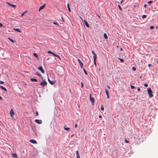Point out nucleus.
I'll return each instance as SVG.
<instances>
[{
	"label": "nucleus",
	"instance_id": "nucleus-20",
	"mask_svg": "<svg viewBox=\"0 0 158 158\" xmlns=\"http://www.w3.org/2000/svg\"><path fill=\"white\" fill-rule=\"evenodd\" d=\"M67 7L68 8V10L70 12L71 11V9H70V8L69 7V3H68L67 4Z\"/></svg>",
	"mask_w": 158,
	"mask_h": 158
},
{
	"label": "nucleus",
	"instance_id": "nucleus-56",
	"mask_svg": "<svg viewBox=\"0 0 158 158\" xmlns=\"http://www.w3.org/2000/svg\"><path fill=\"white\" fill-rule=\"evenodd\" d=\"M31 79H35V78H31Z\"/></svg>",
	"mask_w": 158,
	"mask_h": 158
},
{
	"label": "nucleus",
	"instance_id": "nucleus-13",
	"mask_svg": "<svg viewBox=\"0 0 158 158\" xmlns=\"http://www.w3.org/2000/svg\"><path fill=\"white\" fill-rule=\"evenodd\" d=\"M64 129L65 130L68 131L70 130V128L68 127L66 125H64Z\"/></svg>",
	"mask_w": 158,
	"mask_h": 158
},
{
	"label": "nucleus",
	"instance_id": "nucleus-48",
	"mask_svg": "<svg viewBox=\"0 0 158 158\" xmlns=\"http://www.w3.org/2000/svg\"><path fill=\"white\" fill-rule=\"evenodd\" d=\"M151 64H148V66L149 67H150V66H151Z\"/></svg>",
	"mask_w": 158,
	"mask_h": 158
},
{
	"label": "nucleus",
	"instance_id": "nucleus-11",
	"mask_svg": "<svg viewBox=\"0 0 158 158\" xmlns=\"http://www.w3.org/2000/svg\"><path fill=\"white\" fill-rule=\"evenodd\" d=\"M29 141L31 143H34V144H36L37 143V142L34 139H31Z\"/></svg>",
	"mask_w": 158,
	"mask_h": 158
},
{
	"label": "nucleus",
	"instance_id": "nucleus-35",
	"mask_svg": "<svg viewBox=\"0 0 158 158\" xmlns=\"http://www.w3.org/2000/svg\"><path fill=\"white\" fill-rule=\"evenodd\" d=\"M52 53L53 52H52L51 51H50L48 52V53H49V54H52Z\"/></svg>",
	"mask_w": 158,
	"mask_h": 158
},
{
	"label": "nucleus",
	"instance_id": "nucleus-36",
	"mask_svg": "<svg viewBox=\"0 0 158 158\" xmlns=\"http://www.w3.org/2000/svg\"><path fill=\"white\" fill-rule=\"evenodd\" d=\"M120 61L122 62H123V61H124V60L123 59H119Z\"/></svg>",
	"mask_w": 158,
	"mask_h": 158
},
{
	"label": "nucleus",
	"instance_id": "nucleus-26",
	"mask_svg": "<svg viewBox=\"0 0 158 158\" xmlns=\"http://www.w3.org/2000/svg\"><path fill=\"white\" fill-rule=\"evenodd\" d=\"M27 12V11H25V12L23 13H22L21 15L20 16H23L24 14L26 12Z\"/></svg>",
	"mask_w": 158,
	"mask_h": 158
},
{
	"label": "nucleus",
	"instance_id": "nucleus-1",
	"mask_svg": "<svg viewBox=\"0 0 158 158\" xmlns=\"http://www.w3.org/2000/svg\"><path fill=\"white\" fill-rule=\"evenodd\" d=\"M147 91L149 95V97L152 98L153 97V95L152 94L153 91H152L150 88H148L147 89Z\"/></svg>",
	"mask_w": 158,
	"mask_h": 158
},
{
	"label": "nucleus",
	"instance_id": "nucleus-6",
	"mask_svg": "<svg viewBox=\"0 0 158 158\" xmlns=\"http://www.w3.org/2000/svg\"><path fill=\"white\" fill-rule=\"evenodd\" d=\"M35 122L39 124H40L42 123V121L41 120L39 119H36L35 120Z\"/></svg>",
	"mask_w": 158,
	"mask_h": 158
},
{
	"label": "nucleus",
	"instance_id": "nucleus-15",
	"mask_svg": "<svg viewBox=\"0 0 158 158\" xmlns=\"http://www.w3.org/2000/svg\"><path fill=\"white\" fill-rule=\"evenodd\" d=\"M45 4H44L42 6H40L39 8V10H40L43 9L45 7Z\"/></svg>",
	"mask_w": 158,
	"mask_h": 158
},
{
	"label": "nucleus",
	"instance_id": "nucleus-47",
	"mask_svg": "<svg viewBox=\"0 0 158 158\" xmlns=\"http://www.w3.org/2000/svg\"><path fill=\"white\" fill-rule=\"evenodd\" d=\"M102 117V116L101 115H100L99 116V118H101Z\"/></svg>",
	"mask_w": 158,
	"mask_h": 158
},
{
	"label": "nucleus",
	"instance_id": "nucleus-19",
	"mask_svg": "<svg viewBox=\"0 0 158 158\" xmlns=\"http://www.w3.org/2000/svg\"><path fill=\"white\" fill-rule=\"evenodd\" d=\"M52 54L54 56L57 57H59L60 59V57L58 55H56L55 53H54L53 52L52 53Z\"/></svg>",
	"mask_w": 158,
	"mask_h": 158
},
{
	"label": "nucleus",
	"instance_id": "nucleus-30",
	"mask_svg": "<svg viewBox=\"0 0 158 158\" xmlns=\"http://www.w3.org/2000/svg\"><path fill=\"white\" fill-rule=\"evenodd\" d=\"M132 69L134 71L136 70V68L134 67H132Z\"/></svg>",
	"mask_w": 158,
	"mask_h": 158
},
{
	"label": "nucleus",
	"instance_id": "nucleus-41",
	"mask_svg": "<svg viewBox=\"0 0 158 158\" xmlns=\"http://www.w3.org/2000/svg\"><path fill=\"white\" fill-rule=\"evenodd\" d=\"M36 74L37 75H38L39 76H40V74L39 73H38V72H36Z\"/></svg>",
	"mask_w": 158,
	"mask_h": 158
},
{
	"label": "nucleus",
	"instance_id": "nucleus-7",
	"mask_svg": "<svg viewBox=\"0 0 158 158\" xmlns=\"http://www.w3.org/2000/svg\"><path fill=\"white\" fill-rule=\"evenodd\" d=\"M49 82L51 85H53L56 82L55 80L51 81V80H48Z\"/></svg>",
	"mask_w": 158,
	"mask_h": 158
},
{
	"label": "nucleus",
	"instance_id": "nucleus-12",
	"mask_svg": "<svg viewBox=\"0 0 158 158\" xmlns=\"http://www.w3.org/2000/svg\"><path fill=\"white\" fill-rule=\"evenodd\" d=\"M7 3L8 5L12 7H13L14 8H15L16 7V6L13 4H12L10 3L9 2H7Z\"/></svg>",
	"mask_w": 158,
	"mask_h": 158
},
{
	"label": "nucleus",
	"instance_id": "nucleus-17",
	"mask_svg": "<svg viewBox=\"0 0 158 158\" xmlns=\"http://www.w3.org/2000/svg\"><path fill=\"white\" fill-rule=\"evenodd\" d=\"M84 23L85 25H86V27H89V25L88 23L85 20H84Z\"/></svg>",
	"mask_w": 158,
	"mask_h": 158
},
{
	"label": "nucleus",
	"instance_id": "nucleus-40",
	"mask_svg": "<svg viewBox=\"0 0 158 158\" xmlns=\"http://www.w3.org/2000/svg\"><path fill=\"white\" fill-rule=\"evenodd\" d=\"M81 87L82 88H83V84L82 82H81Z\"/></svg>",
	"mask_w": 158,
	"mask_h": 158
},
{
	"label": "nucleus",
	"instance_id": "nucleus-31",
	"mask_svg": "<svg viewBox=\"0 0 158 158\" xmlns=\"http://www.w3.org/2000/svg\"><path fill=\"white\" fill-rule=\"evenodd\" d=\"M131 87L132 89H134L135 88V86H134L132 85H131Z\"/></svg>",
	"mask_w": 158,
	"mask_h": 158
},
{
	"label": "nucleus",
	"instance_id": "nucleus-25",
	"mask_svg": "<svg viewBox=\"0 0 158 158\" xmlns=\"http://www.w3.org/2000/svg\"><path fill=\"white\" fill-rule=\"evenodd\" d=\"M33 55L35 57H38L37 54L36 53H34Z\"/></svg>",
	"mask_w": 158,
	"mask_h": 158
},
{
	"label": "nucleus",
	"instance_id": "nucleus-29",
	"mask_svg": "<svg viewBox=\"0 0 158 158\" xmlns=\"http://www.w3.org/2000/svg\"><path fill=\"white\" fill-rule=\"evenodd\" d=\"M152 2V1H150L148 2V4H151Z\"/></svg>",
	"mask_w": 158,
	"mask_h": 158
},
{
	"label": "nucleus",
	"instance_id": "nucleus-21",
	"mask_svg": "<svg viewBox=\"0 0 158 158\" xmlns=\"http://www.w3.org/2000/svg\"><path fill=\"white\" fill-rule=\"evenodd\" d=\"M0 88H1L2 89L5 90L6 91H7V90H6V89L5 87H3V86H1L0 87Z\"/></svg>",
	"mask_w": 158,
	"mask_h": 158
},
{
	"label": "nucleus",
	"instance_id": "nucleus-38",
	"mask_svg": "<svg viewBox=\"0 0 158 158\" xmlns=\"http://www.w3.org/2000/svg\"><path fill=\"white\" fill-rule=\"evenodd\" d=\"M118 7L119 8L120 10H122V8H121V6L119 5H118Z\"/></svg>",
	"mask_w": 158,
	"mask_h": 158
},
{
	"label": "nucleus",
	"instance_id": "nucleus-51",
	"mask_svg": "<svg viewBox=\"0 0 158 158\" xmlns=\"http://www.w3.org/2000/svg\"><path fill=\"white\" fill-rule=\"evenodd\" d=\"M107 86L108 88H109V89L110 88V87L109 85H107Z\"/></svg>",
	"mask_w": 158,
	"mask_h": 158
},
{
	"label": "nucleus",
	"instance_id": "nucleus-45",
	"mask_svg": "<svg viewBox=\"0 0 158 158\" xmlns=\"http://www.w3.org/2000/svg\"><path fill=\"white\" fill-rule=\"evenodd\" d=\"M77 126H78L77 125V124H76L75 125V128H77Z\"/></svg>",
	"mask_w": 158,
	"mask_h": 158
},
{
	"label": "nucleus",
	"instance_id": "nucleus-46",
	"mask_svg": "<svg viewBox=\"0 0 158 158\" xmlns=\"http://www.w3.org/2000/svg\"><path fill=\"white\" fill-rule=\"evenodd\" d=\"M140 89L139 88V87L138 88H137V90H138V91H140Z\"/></svg>",
	"mask_w": 158,
	"mask_h": 158
},
{
	"label": "nucleus",
	"instance_id": "nucleus-22",
	"mask_svg": "<svg viewBox=\"0 0 158 158\" xmlns=\"http://www.w3.org/2000/svg\"><path fill=\"white\" fill-rule=\"evenodd\" d=\"M104 36L105 38V39H107V38H108V37H107V35L106 34V33H105L104 34Z\"/></svg>",
	"mask_w": 158,
	"mask_h": 158
},
{
	"label": "nucleus",
	"instance_id": "nucleus-28",
	"mask_svg": "<svg viewBox=\"0 0 158 158\" xmlns=\"http://www.w3.org/2000/svg\"><path fill=\"white\" fill-rule=\"evenodd\" d=\"M53 24L55 25H58L59 24L57 22H53Z\"/></svg>",
	"mask_w": 158,
	"mask_h": 158
},
{
	"label": "nucleus",
	"instance_id": "nucleus-23",
	"mask_svg": "<svg viewBox=\"0 0 158 158\" xmlns=\"http://www.w3.org/2000/svg\"><path fill=\"white\" fill-rule=\"evenodd\" d=\"M147 15H143L142 18L143 19L147 17Z\"/></svg>",
	"mask_w": 158,
	"mask_h": 158
},
{
	"label": "nucleus",
	"instance_id": "nucleus-52",
	"mask_svg": "<svg viewBox=\"0 0 158 158\" xmlns=\"http://www.w3.org/2000/svg\"><path fill=\"white\" fill-rule=\"evenodd\" d=\"M123 2V0H122L121 2H120V3H122Z\"/></svg>",
	"mask_w": 158,
	"mask_h": 158
},
{
	"label": "nucleus",
	"instance_id": "nucleus-43",
	"mask_svg": "<svg viewBox=\"0 0 158 158\" xmlns=\"http://www.w3.org/2000/svg\"><path fill=\"white\" fill-rule=\"evenodd\" d=\"M3 27V25L1 23H0V27Z\"/></svg>",
	"mask_w": 158,
	"mask_h": 158
},
{
	"label": "nucleus",
	"instance_id": "nucleus-49",
	"mask_svg": "<svg viewBox=\"0 0 158 158\" xmlns=\"http://www.w3.org/2000/svg\"><path fill=\"white\" fill-rule=\"evenodd\" d=\"M147 5L146 4H144V7H146L147 6Z\"/></svg>",
	"mask_w": 158,
	"mask_h": 158
},
{
	"label": "nucleus",
	"instance_id": "nucleus-44",
	"mask_svg": "<svg viewBox=\"0 0 158 158\" xmlns=\"http://www.w3.org/2000/svg\"><path fill=\"white\" fill-rule=\"evenodd\" d=\"M4 83V82L2 81H0V84H3Z\"/></svg>",
	"mask_w": 158,
	"mask_h": 158
},
{
	"label": "nucleus",
	"instance_id": "nucleus-9",
	"mask_svg": "<svg viewBox=\"0 0 158 158\" xmlns=\"http://www.w3.org/2000/svg\"><path fill=\"white\" fill-rule=\"evenodd\" d=\"M47 84V82L44 81H43L41 82L40 83V84L43 86H44V85H46Z\"/></svg>",
	"mask_w": 158,
	"mask_h": 158
},
{
	"label": "nucleus",
	"instance_id": "nucleus-2",
	"mask_svg": "<svg viewBox=\"0 0 158 158\" xmlns=\"http://www.w3.org/2000/svg\"><path fill=\"white\" fill-rule=\"evenodd\" d=\"M92 54L94 55L93 58L94 60V63L95 66H96V59L97 58L96 55L95 53L93 51H92Z\"/></svg>",
	"mask_w": 158,
	"mask_h": 158
},
{
	"label": "nucleus",
	"instance_id": "nucleus-55",
	"mask_svg": "<svg viewBox=\"0 0 158 158\" xmlns=\"http://www.w3.org/2000/svg\"><path fill=\"white\" fill-rule=\"evenodd\" d=\"M120 50H121V51H122V50H123V49H122V48H121L120 49Z\"/></svg>",
	"mask_w": 158,
	"mask_h": 158
},
{
	"label": "nucleus",
	"instance_id": "nucleus-39",
	"mask_svg": "<svg viewBox=\"0 0 158 158\" xmlns=\"http://www.w3.org/2000/svg\"><path fill=\"white\" fill-rule=\"evenodd\" d=\"M35 115H36V116H38V111L36 112Z\"/></svg>",
	"mask_w": 158,
	"mask_h": 158
},
{
	"label": "nucleus",
	"instance_id": "nucleus-58",
	"mask_svg": "<svg viewBox=\"0 0 158 158\" xmlns=\"http://www.w3.org/2000/svg\"><path fill=\"white\" fill-rule=\"evenodd\" d=\"M157 63L158 64V61H157Z\"/></svg>",
	"mask_w": 158,
	"mask_h": 158
},
{
	"label": "nucleus",
	"instance_id": "nucleus-10",
	"mask_svg": "<svg viewBox=\"0 0 158 158\" xmlns=\"http://www.w3.org/2000/svg\"><path fill=\"white\" fill-rule=\"evenodd\" d=\"M105 92L106 93V95L107 96V98H109V91H108L105 88Z\"/></svg>",
	"mask_w": 158,
	"mask_h": 158
},
{
	"label": "nucleus",
	"instance_id": "nucleus-4",
	"mask_svg": "<svg viewBox=\"0 0 158 158\" xmlns=\"http://www.w3.org/2000/svg\"><path fill=\"white\" fill-rule=\"evenodd\" d=\"M14 112L12 109H11L10 111V115L12 118L13 117Z\"/></svg>",
	"mask_w": 158,
	"mask_h": 158
},
{
	"label": "nucleus",
	"instance_id": "nucleus-3",
	"mask_svg": "<svg viewBox=\"0 0 158 158\" xmlns=\"http://www.w3.org/2000/svg\"><path fill=\"white\" fill-rule=\"evenodd\" d=\"M77 61L79 63V64H80V66L81 67V69H82L83 66V64L82 63V61L79 59H78Z\"/></svg>",
	"mask_w": 158,
	"mask_h": 158
},
{
	"label": "nucleus",
	"instance_id": "nucleus-27",
	"mask_svg": "<svg viewBox=\"0 0 158 158\" xmlns=\"http://www.w3.org/2000/svg\"><path fill=\"white\" fill-rule=\"evenodd\" d=\"M101 109L102 110H104V108L102 105L101 106Z\"/></svg>",
	"mask_w": 158,
	"mask_h": 158
},
{
	"label": "nucleus",
	"instance_id": "nucleus-42",
	"mask_svg": "<svg viewBox=\"0 0 158 158\" xmlns=\"http://www.w3.org/2000/svg\"><path fill=\"white\" fill-rule=\"evenodd\" d=\"M144 86L145 87H147L148 86V84H144Z\"/></svg>",
	"mask_w": 158,
	"mask_h": 158
},
{
	"label": "nucleus",
	"instance_id": "nucleus-8",
	"mask_svg": "<svg viewBox=\"0 0 158 158\" xmlns=\"http://www.w3.org/2000/svg\"><path fill=\"white\" fill-rule=\"evenodd\" d=\"M38 69L39 70H40L43 73H44V71L43 70V68L41 66V67H39L38 68Z\"/></svg>",
	"mask_w": 158,
	"mask_h": 158
},
{
	"label": "nucleus",
	"instance_id": "nucleus-37",
	"mask_svg": "<svg viewBox=\"0 0 158 158\" xmlns=\"http://www.w3.org/2000/svg\"><path fill=\"white\" fill-rule=\"evenodd\" d=\"M125 143H129V141L128 140H127L126 139H125Z\"/></svg>",
	"mask_w": 158,
	"mask_h": 158
},
{
	"label": "nucleus",
	"instance_id": "nucleus-33",
	"mask_svg": "<svg viewBox=\"0 0 158 158\" xmlns=\"http://www.w3.org/2000/svg\"><path fill=\"white\" fill-rule=\"evenodd\" d=\"M83 70H84V73H85L86 74V75H87V73L86 72V71L85 70L83 69Z\"/></svg>",
	"mask_w": 158,
	"mask_h": 158
},
{
	"label": "nucleus",
	"instance_id": "nucleus-14",
	"mask_svg": "<svg viewBox=\"0 0 158 158\" xmlns=\"http://www.w3.org/2000/svg\"><path fill=\"white\" fill-rule=\"evenodd\" d=\"M12 156L13 157L18 158V156L17 154L16 153H12Z\"/></svg>",
	"mask_w": 158,
	"mask_h": 158
},
{
	"label": "nucleus",
	"instance_id": "nucleus-34",
	"mask_svg": "<svg viewBox=\"0 0 158 158\" xmlns=\"http://www.w3.org/2000/svg\"><path fill=\"white\" fill-rule=\"evenodd\" d=\"M154 28V27L153 26H151L150 27V28L151 29H153Z\"/></svg>",
	"mask_w": 158,
	"mask_h": 158
},
{
	"label": "nucleus",
	"instance_id": "nucleus-16",
	"mask_svg": "<svg viewBox=\"0 0 158 158\" xmlns=\"http://www.w3.org/2000/svg\"><path fill=\"white\" fill-rule=\"evenodd\" d=\"M76 152L77 158H80L78 151H77Z\"/></svg>",
	"mask_w": 158,
	"mask_h": 158
},
{
	"label": "nucleus",
	"instance_id": "nucleus-53",
	"mask_svg": "<svg viewBox=\"0 0 158 158\" xmlns=\"http://www.w3.org/2000/svg\"><path fill=\"white\" fill-rule=\"evenodd\" d=\"M74 135V134H72V135H71V137H73Z\"/></svg>",
	"mask_w": 158,
	"mask_h": 158
},
{
	"label": "nucleus",
	"instance_id": "nucleus-57",
	"mask_svg": "<svg viewBox=\"0 0 158 158\" xmlns=\"http://www.w3.org/2000/svg\"><path fill=\"white\" fill-rule=\"evenodd\" d=\"M62 19H63V20L64 21L63 17H62Z\"/></svg>",
	"mask_w": 158,
	"mask_h": 158
},
{
	"label": "nucleus",
	"instance_id": "nucleus-54",
	"mask_svg": "<svg viewBox=\"0 0 158 158\" xmlns=\"http://www.w3.org/2000/svg\"><path fill=\"white\" fill-rule=\"evenodd\" d=\"M2 98L0 96V100H2Z\"/></svg>",
	"mask_w": 158,
	"mask_h": 158
},
{
	"label": "nucleus",
	"instance_id": "nucleus-50",
	"mask_svg": "<svg viewBox=\"0 0 158 158\" xmlns=\"http://www.w3.org/2000/svg\"><path fill=\"white\" fill-rule=\"evenodd\" d=\"M23 83L24 84H23L24 85H27V84L26 83L23 82Z\"/></svg>",
	"mask_w": 158,
	"mask_h": 158
},
{
	"label": "nucleus",
	"instance_id": "nucleus-32",
	"mask_svg": "<svg viewBox=\"0 0 158 158\" xmlns=\"http://www.w3.org/2000/svg\"><path fill=\"white\" fill-rule=\"evenodd\" d=\"M32 81H35L37 82V80H31Z\"/></svg>",
	"mask_w": 158,
	"mask_h": 158
},
{
	"label": "nucleus",
	"instance_id": "nucleus-24",
	"mask_svg": "<svg viewBox=\"0 0 158 158\" xmlns=\"http://www.w3.org/2000/svg\"><path fill=\"white\" fill-rule=\"evenodd\" d=\"M8 39L12 43H14V41L13 40H12L10 38H8Z\"/></svg>",
	"mask_w": 158,
	"mask_h": 158
},
{
	"label": "nucleus",
	"instance_id": "nucleus-18",
	"mask_svg": "<svg viewBox=\"0 0 158 158\" xmlns=\"http://www.w3.org/2000/svg\"><path fill=\"white\" fill-rule=\"evenodd\" d=\"M14 30H15V31H17L18 32H21V30L20 29H19V28H14Z\"/></svg>",
	"mask_w": 158,
	"mask_h": 158
},
{
	"label": "nucleus",
	"instance_id": "nucleus-5",
	"mask_svg": "<svg viewBox=\"0 0 158 158\" xmlns=\"http://www.w3.org/2000/svg\"><path fill=\"white\" fill-rule=\"evenodd\" d=\"M90 100L92 103H94V99L92 97L91 94L90 95Z\"/></svg>",
	"mask_w": 158,
	"mask_h": 158
}]
</instances>
